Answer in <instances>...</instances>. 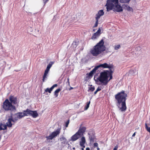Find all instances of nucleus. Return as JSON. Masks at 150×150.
I'll return each instance as SVG.
<instances>
[{"label": "nucleus", "mask_w": 150, "mask_h": 150, "mask_svg": "<svg viewBox=\"0 0 150 150\" xmlns=\"http://www.w3.org/2000/svg\"><path fill=\"white\" fill-rule=\"evenodd\" d=\"M9 99L10 103H11V104L15 105L17 104L18 102L17 98L16 97L10 96L9 98Z\"/></svg>", "instance_id": "obj_8"}, {"label": "nucleus", "mask_w": 150, "mask_h": 150, "mask_svg": "<svg viewBox=\"0 0 150 150\" xmlns=\"http://www.w3.org/2000/svg\"><path fill=\"white\" fill-rule=\"evenodd\" d=\"M24 114L23 113L21 112H19L16 113V115L17 116H18L19 119L21 118L24 117Z\"/></svg>", "instance_id": "obj_21"}, {"label": "nucleus", "mask_w": 150, "mask_h": 150, "mask_svg": "<svg viewBox=\"0 0 150 150\" xmlns=\"http://www.w3.org/2000/svg\"><path fill=\"white\" fill-rule=\"evenodd\" d=\"M49 0H43L44 4H45L46 3L49 1Z\"/></svg>", "instance_id": "obj_41"}, {"label": "nucleus", "mask_w": 150, "mask_h": 150, "mask_svg": "<svg viewBox=\"0 0 150 150\" xmlns=\"http://www.w3.org/2000/svg\"><path fill=\"white\" fill-rule=\"evenodd\" d=\"M98 91H97L96 90V91L94 92V93L95 94H96L98 92Z\"/></svg>", "instance_id": "obj_45"}, {"label": "nucleus", "mask_w": 150, "mask_h": 150, "mask_svg": "<svg viewBox=\"0 0 150 150\" xmlns=\"http://www.w3.org/2000/svg\"><path fill=\"white\" fill-rule=\"evenodd\" d=\"M97 69V67H96L93 69V70L88 74H87V75H88L89 77H92L94 73H95Z\"/></svg>", "instance_id": "obj_16"}, {"label": "nucleus", "mask_w": 150, "mask_h": 150, "mask_svg": "<svg viewBox=\"0 0 150 150\" xmlns=\"http://www.w3.org/2000/svg\"><path fill=\"white\" fill-rule=\"evenodd\" d=\"M81 136L76 132L71 137V140L72 141H75L78 139Z\"/></svg>", "instance_id": "obj_10"}, {"label": "nucleus", "mask_w": 150, "mask_h": 150, "mask_svg": "<svg viewBox=\"0 0 150 150\" xmlns=\"http://www.w3.org/2000/svg\"><path fill=\"white\" fill-rule=\"evenodd\" d=\"M73 149H75V147H73Z\"/></svg>", "instance_id": "obj_51"}, {"label": "nucleus", "mask_w": 150, "mask_h": 150, "mask_svg": "<svg viewBox=\"0 0 150 150\" xmlns=\"http://www.w3.org/2000/svg\"><path fill=\"white\" fill-rule=\"evenodd\" d=\"M90 103V101H89L88 103H87V104L86 105V106L84 110H86L88 109V108L89 105Z\"/></svg>", "instance_id": "obj_31"}, {"label": "nucleus", "mask_w": 150, "mask_h": 150, "mask_svg": "<svg viewBox=\"0 0 150 150\" xmlns=\"http://www.w3.org/2000/svg\"><path fill=\"white\" fill-rule=\"evenodd\" d=\"M90 143H93L94 142V136L93 135H91V133H88Z\"/></svg>", "instance_id": "obj_14"}, {"label": "nucleus", "mask_w": 150, "mask_h": 150, "mask_svg": "<svg viewBox=\"0 0 150 150\" xmlns=\"http://www.w3.org/2000/svg\"><path fill=\"white\" fill-rule=\"evenodd\" d=\"M97 14H98V15H99L100 16H101L104 15V12L103 11V10H101L99 11Z\"/></svg>", "instance_id": "obj_28"}, {"label": "nucleus", "mask_w": 150, "mask_h": 150, "mask_svg": "<svg viewBox=\"0 0 150 150\" xmlns=\"http://www.w3.org/2000/svg\"><path fill=\"white\" fill-rule=\"evenodd\" d=\"M12 121L15 122L12 119V117L11 116V117L9 118L8 120V121L6 123V125L9 127H11L12 126Z\"/></svg>", "instance_id": "obj_12"}, {"label": "nucleus", "mask_w": 150, "mask_h": 150, "mask_svg": "<svg viewBox=\"0 0 150 150\" xmlns=\"http://www.w3.org/2000/svg\"><path fill=\"white\" fill-rule=\"evenodd\" d=\"M68 145H69V146H68V148H69V144H68Z\"/></svg>", "instance_id": "obj_49"}, {"label": "nucleus", "mask_w": 150, "mask_h": 150, "mask_svg": "<svg viewBox=\"0 0 150 150\" xmlns=\"http://www.w3.org/2000/svg\"><path fill=\"white\" fill-rule=\"evenodd\" d=\"M60 141L62 142V143L64 144H66L68 143L67 139L64 137L62 136L60 138Z\"/></svg>", "instance_id": "obj_18"}, {"label": "nucleus", "mask_w": 150, "mask_h": 150, "mask_svg": "<svg viewBox=\"0 0 150 150\" xmlns=\"http://www.w3.org/2000/svg\"><path fill=\"white\" fill-rule=\"evenodd\" d=\"M127 94L124 91L119 93L115 96V97L117 101V105L120 110L125 112L126 110L125 101Z\"/></svg>", "instance_id": "obj_3"}, {"label": "nucleus", "mask_w": 150, "mask_h": 150, "mask_svg": "<svg viewBox=\"0 0 150 150\" xmlns=\"http://www.w3.org/2000/svg\"><path fill=\"white\" fill-rule=\"evenodd\" d=\"M98 69L100 67H101L103 68H108L110 71L111 69L113 68V66L112 64H110V63H105L103 64H100L96 66Z\"/></svg>", "instance_id": "obj_6"}, {"label": "nucleus", "mask_w": 150, "mask_h": 150, "mask_svg": "<svg viewBox=\"0 0 150 150\" xmlns=\"http://www.w3.org/2000/svg\"><path fill=\"white\" fill-rule=\"evenodd\" d=\"M31 111V110L27 109L25 110H24L23 111V113L24 114V116H28V115H30V112Z\"/></svg>", "instance_id": "obj_22"}, {"label": "nucleus", "mask_w": 150, "mask_h": 150, "mask_svg": "<svg viewBox=\"0 0 150 150\" xmlns=\"http://www.w3.org/2000/svg\"><path fill=\"white\" fill-rule=\"evenodd\" d=\"M53 64L54 62H50L48 65L47 66V68L50 69Z\"/></svg>", "instance_id": "obj_27"}, {"label": "nucleus", "mask_w": 150, "mask_h": 150, "mask_svg": "<svg viewBox=\"0 0 150 150\" xmlns=\"http://www.w3.org/2000/svg\"><path fill=\"white\" fill-rule=\"evenodd\" d=\"M122 6L125 9L127 10L128 11H133V9L132 8L130 7L129 6L127 5H123Z\"/></svg>", "instance_id": "obj_20"}, {"label": "nucleus", "mask_w": 150, "mask_h": 150, "mask_svg": "<svg viewBox=\"0 0 150 150\" xmlns=\"http://www.w3.org/2000/svg\"><path fill=\"white\" fill-rule=\"evenodd\" d=\"M60 130L61 128H58L56 131L52 132L49 136L46 137L47 139L52 140L53 138L57 136L60 133Z\"/></svg>", "instance_id": "obj_7"}, {"label": "nucleus", "mask_w": 150, "mask_h": 150, "mask_svg": "<svg viewBox=\"0 0 150 150\" xmlns=\"http://www.w3.org/2000/svg\"><path fill=\"white\" fill-rule=\"evenodd\" d=\"M78 43L79 41L78 40H74L72 44V47L74 49H75L78 45Z\"/></svg>", "instance_id": "obj_19"}, {"label": "nucleus", "mask_w": 150, "mask_h": 150, "mask_svg": "<svg viewBox=\"0 0 150 150\" xmlns=\"http://www.w3.org/2000/svg\"><path fill=\"white\" fill-rule=\"evenodd\" d=\"M137 49L138 50H141V48L139 47H137Z\"/></svg>", "instance_id": "obj_43"}, {"label": "nucleus", "mask_w": 150, "mask_h": 150, "mask_svg": "<svg viewBox=\"0 0 150 150\" xmlns=\"http://www.w3.org/2000/svg\"><path fill=\"white\" fill-rule=\"evenodd\" d=\"M86 150H90V148L88 147H87L86 149Z\"/></svg>", "instance_id": "obj_46"}, {"label": "nucleus", "mask_w": 150, "mask_h": 150, "mask_svg": "<svg viewBox=\"0 0 150 150\" xmlns=\"http://www.w3.org/2000/svg\"><path fill=\"white\" fill-rule=\"evenodd\" d=\"M106 50V47L104 45V42L102 39L94 46L90 51L91 54L94 56H97L102 53Z\"/></svg>", "instance_id": "obj_4"}, {"label": "nucleus", "mask_w": 150, "mask_h": 150, "mask_svg": "<svg viewBox=\"0 0 150 150\" xmlns=\"http://www.w3.org/2000/svg\"><path fill=\"white\" fill-rule=\"evenodd\" d=\"M96 21H98L99 19L100 18L101 16H100L99 15H98L97 13L96 15Z\"/></svg>", "instance_id": "obj_32"}, {"label": "nucleus", "mask_w": 150, "mask_h": 150, "mask_svg": "<svg viewBox=\"0 0 150 150\" xmlns=\"http://www.w3.org/2000/svg\"><path fill=\"white\" fill-rule=\"evenodd\" d=\"M86 142L85 139L84 137H82L81 138V141L80 142L83 143H85Z\"/></svg>", "instance_id": "obj_33"}, {"label": "nucleus", "mask_w": 150, "mask_h": 150, "mask_svg": "<svg viewBox=\"0 0 150 150\" xmlns=\"http://www.w3.org/2000/svg\"><path fill=\"white\" fill-rule=\"evenodd\" d=\"M81 150H84V149H83V148H82L81 149Z\"/></svg>", "instance_id": "obj_50"}, {"label": "nucleus", "mask_w": 150, "mask_h": 150, "mask_svg": "<svg viewBox=\"0 0 150 150\" xmlns=\"http://www.w3.org/2000/svg\"><path fill=\"white\" fill-rule=\"evenodd\" d=\"M98 21H96V23H95L94 26V27H96L97 26L98 24Z\"/></svg>", "instance_id": "obj_39"}, {"label": "nucleus", "mask_w": 150, "mask_h": 150, "mask_svg": "<svg viewBox=\"0 0 150 150\" xmlns=\"http://www.w3.org/2000/svg\"><path fill=\"white\" fill-rule=\"evenodd\" d=\"M136 73H137V71L135 70H131L129 71V75H134Z\"/></svg>", "instance_id": "obj_23"}, {"label": "nucleus", "mask_w": 150, "mask_h": 150, "mask_svg": "<svg viewBox=\"0 0 150 150\" xmlns=\"http://www.w3.org/2000/svg\"><path fill=\"white\" fill-rule=\"evenodd\" d=\"M12 119L15 122V121H17L18 119H19V117L18 116H17L16 115V113L15 114L13 115V117H12Z\"/></svg>", "instance_id": "obj_26"}, {"label": "nucleus", "mask_w": 150, "mask_h": 150, "mask_svg": "<svg viewBox=\"0 0 150 150\" xmlns=\"http://www.w3.org/2000/svg\"><path fill=\"white\" fill-rule=\"evenodd\" d=\"M61 90V89L59 88L57 89L54 92V95L56 97H57L58 96V93Z\"/></svg>", "instance_id": "obj_25"}, {"label": "nucleus", "mask_w": 150, "mask_h": 150, "mask_svg": "<svg viewBox=\"0 0 150 150\" xmlns=\"http://www.w3.org/2000/svg\"><path fill=\"white\" fill-rule=\"evenodd\" d=\"M93 146L94 147H98V144L97 143H95L93 144Z\"/></svg>", "instance_id": "obj_38"}, {"label": "nucleus", "mask_w": 150, "mask_h": 150, "mask_svg": "<svg viewBox=\"0 0 150 150\" xmlns=\"http://www.w3.org/2000/svg\"><path fill=\"white\" fill-rule=\"evenodd\" d=\"M69 78H68L67 79V82H66V84L67 85H68L69 86H70V83L69 81Z\"/></svg>", "instance_id": "obj_35"}, {"label": "nucleus", "mask_w": 150, "mask_h": 150, "mask_svg": "<svg viewBox=\"0 0 150 150\" xmlns=\"http://www.w3.org/2000/svg\"><path fill=\"white\" fill-rule=\"evenodd\" d=\"M73 88L72 87H71L69 89V90H71Z\"/></svg>", "instance_id": "obj_47"}, {"label": "nucleus", "mask_w": 150, "mask_h": 150, "mask_svg": "<svg viewBox=\"0 0 150 150\" xmlns=\"http://www.w3.org/2000/svg\"><path fill=\"white\" fill-rule=\"evenodd\" d=\"M71 18L69 20V22H71L73 21L75 19V16H73L71 17Z\"/></svg>", "instance_id": "obj_34"}, {"label": "nucleus", "mask_w": 150, "mask_h": 150, "mask_svg": "<svg viewBox=\"0 0 150 150\" xmlns=\"http://www.w3.org/2000/svg\"><path fill=\"white\" fill-rule=\"evenodd\" d=\"M100 30L99 28L96 33L93 34L91 39L94 40L98 37L100 34Z\"/></svg>", "instance_id": "obj_9"}, {"label": "nucleus", "mask_w": 150, "mask_h": 150, "mask_svg": "<svg viewBox=\"0 0 150 150\" xmlns=\"http://www.w3.org/2000/svg\"><path fill=\"white\" fill-rule=\"evenodd\" d=\"M85 143L80 142V145L82 147H83V148H84L85 147V146H84Z\"/></svg>", "instance_id": "obj_36"}, {"label": "nucleus", "mask_w": 150, "mask_h": 150, "mask_svg": "<svg viewBox=\"0 0 150 150\" xmlns=\"http://www.w3.org/2000/svg\"><path fill=\"white\" fill-rule=\"evenodd\" d=\"M57 84H54L50 88H47L45 90V92H48L49 93H51V91H52L54 88L55 87H57Z\"/></svg>", "instance_id": "obj_13"}, {"label": "nucleus", "mask_w": 150, "mask_h": 150, "mask_svg": "<svg viewBox=\"0 0 150 150\" xmlns=\"http://www.w3.org/2000/svg\"><path fill=\"white\" fill-rule=\"evenodd\" d=\"M50 69L46 68V70H45V73L44 74V75L43 76V78L42 79V81L43 82H44L45 80L47 78V75Z\"/></svg>", "instance_id": "obj_17"}, {"label": "nucleus", "mask_w": 150, "mask_h": 150, "mask_svg": "<svg viewBox=\"0 0 150 150\" xmlns=\"http://www.w3.org/2000/svg\"><path fill=\"white\" fill-rule=\"evenodd\" d=\"M101 89L100 88V87H98V88L96 89V90L97 91H98H98H100L101 90Z\"/></svg>", "instance_id": "obj_42"}, {"label": "nucleus", "mask_w": 150, "mask_h": 150, "mask_svg": "<svg viewBox=\"0 0 150 150\" xmlns=\"http://www.w3.org/2000/svg\"><path fill=\"white\" fill-rule=\"evenodd\" d=\"M7 125H2L0 126V130L6 129L7 128Z\"/></svg>", "instance_id": "obj_24"}, {"label": "nucleus", "mask_w": 150, "mask_h": 150, "mask_svg": "<svg viewBox=\"0 0 150 150\" xmlns=\"http://www.w3.org/2000/svg\"><path fill=\"white\" fill-rule=\"evenodd\" d=\"M118 147L117 146H116L114 148L113 150H117Z\"/></svg>", "instance_id": "obj_40"}, {"label": "nucleus", "mask_w": 150, "mask_h": 150, "mask_svg": "<svg viewBox=\"0 0 150 150\" xmlns=\"http://www.w3.org/2000/svg\"><path fill=\"white\" fill-rule=\"evenodd\" d=\"M97 150H100L99 148H98H98H97Z\"/></svg>", "instance_id": "obj_48"}, {"label": "nucleus", "mask_w": 150, "mask_h": 150, "mask_svg": "<svg viewBox=\"0 0 150 150\" xmlns=\"http://www.w3.org/2000/svg\"><path fill=\"white\" fill-rule=\"evenodd\" d=\"M135 134H136V132H135L132 135V137H134L135 136Z\"/></svg>", "instance_id": "obj_44"}, {"label": "nucleus", "mask_w": 150, "mask_h": 150, "mask_svg": "<svg viewBox=\"0 0 150 150\" xmlns=\"http://www.w3.org/2000/svg\"><path fill=\"white\" fill-rule=\"evenodd\" d=\"M3 107L6 111H14L16 110V108L11 103H10L9 100L6 99L4 102L3 105Z\"/></svg>", "instance_id": "obj_5"}, {"label": "nucleus", "mask_w": 150, "mask_h": 150, "mask_svg": "<svg viewBox=\"0 0 150 150\" xmlns=\"http://www.w3.org/2000/svg\"><path fill=\"white\" fill-rule=\"evenodd\" d=\"M113 71L108 70L104 71L100 73V76L97 77L94 76V79L96 82H100L103 85H106L111 79H112V73Z\"/></svg>", "instance_id": "obj_2"}, {"label": "nucleus", "mask_w": 150, "mask_h": 150, "mask_svg": "<svg viewBox=\"0 0 150 150\" xmlns=\"http://www.w3.org/2000/svg\"><path fill=\"white\" fill-rule=\"evenodd\" d=\"M89 89L88 90V91L89 92V91H94L95 89V87H91L88 88Z\"/></svg>", "instance_id": "obj_29"}, {"label": "nucleus", "mask_w": 150, "mask_h": 150, "mask_svg": "<svg viewBox=\"0 0 150 150\" xmlns=\"http://www.w3.org/2000/svg\"><path fill=\"white\" fill-rule=\"evenodd\" d=\"M86 128L85 127H80L78 131L77 132L80 136L83 134L85 131Z\"/></svg>", "instance_id": "obj_11"}, {"label": "nucleus", "mask_w": 150, "mask_h": 150, "mask_svg": "<svg viewBox=\"0 0 150 150\" xmlns=\"http://www.w3.org/2000/svg\"><path fill=\"white\" fill-rule=\"evenodd\" d=\"M69 123V120H68L65 123V126L66 127H67Z\"/></svg>", "instance_id": "obj_37"}, {"label": "nucleus", "mask_w": 150, "mask_h": 150, "mask_svg": "<svg viewBox=\"0 0 150 150\" xmlns=\"http://www.w3.org/2000/svg\"><path fill=\"white\" fill-rule=\"evenodd\" d=\"M130 0H119L121 3H128ZM118 0H107L105 6H106L107 11H109L113 9L114 11L117 12L122 11L123 9L121 6L118 4Z\"/></svg>", "instance_id": "obj_1"}, {"label": "nucleus", "mask_w": 150, "mask_h": 150, "mask_svg": "<svg viewBox=\"0 0 150 150\" xmlns=\"http://www.w3.org/2000/svg\"><path fill=\"white\" fill-rule=\"evenodd\" d=\"M120 47V45H115V50H118Z\"/></svg>", "instance_id": "obj_30"}, {"label": "nucleus", "mask_w": 150, "mask_h": 150, "mask_svg": "<svg viewBox=\"0 0 150 150\" xmlns=\"http://www.w3.org/2000/svg\"><path fill=\"white\" fill-rule=\"evenodd\" d=\"M30 115L32 116L33 118H36L38 116V114L36 111H30Z\"/></svg>", "instance_id": "obj_15"}]
</instances>
